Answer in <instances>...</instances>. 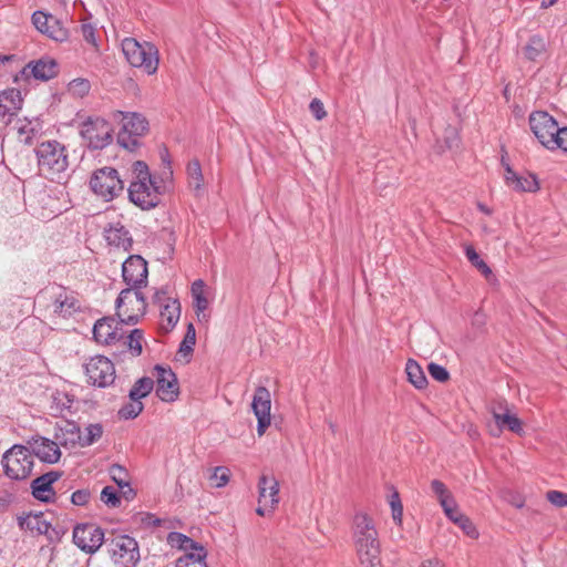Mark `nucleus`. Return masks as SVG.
I'll list each match as a JSON object with an SVG mask.
<instances>
[{
    "mask_svg": "<svg viewBox=\"0 0 567 567\" xmlns=\"http://www.w3.org/2000/svg\"><path fill=\"white\" fill-rule=\"evenodd\" d=\"M352 542L362 567H379L381 544L374 519L367 513H357L352 519Z\"/></svg>",
    "mask_w": 567,
    "mask_h": 567,
    "instance_id": "nucleus-1",
    "label": "nucleus"
},
{
    "mask_svg": "<svg viewBox=\"0 0 567 567\" xmlns=\"http://www.w3.org/2000/svg\"><path fill=\"white\" fill-rule=\"evenodd\" d=\"M38 167L48 179L61 182L68 176L69 154L64 144L52 140L42 142L35 148Z\"/></svg>",
    "mask_w": 567,
    "mask_h": 567,
    "instance_id": "nucleus-2",
    "label": "nucleus"
},
{
    "mask_svg": "<svg viewBox=\"0 0 567 567\" xmlns=\"http://www.w3.org/2000/svg\"><path fill=\"white\" fill-rule=\"evenodd\" d=\"M122 51L134 68H140L147 74L156 73L158 69V50L151 42H138L133 38H126L122 41Z\"/></svg>",
    "mask_w": 567,
    "mask_h": 567,
    "instance_id": "nucleus-3",
    "label": "nucleus"
},
{
    "mask_svg": "<svg viewBox=\"0 0 567 567\" xmlns=\"http://www.w3.org/2000/svg\"><path fill=\"white\" fill-rule=\"evenodd\" d=\"M121 116L122 127L117 134V143L127 151H134L140 146V137L148 131V122L140 113L118 111L115 115Z\"/></svg>",
    "mask_w": 567,
    "mask_h": 567,
    "instance_id": "nucleus-4",
    "label": "nucleus"
},
{
    "mask_svg": "<svg viewBox=\"0 0 567 567\" xmlns=\"http://www.w3.org/2000/svg\"><path fill=\"white\" fill-rule=\"evenodd\" d=\"M4 474L16 481L28 478L33 470V457L29 447L16 444L4 452L1 460Z\"/></svg>",
    "mask_w": 567,
    "mask_h": 567,
    "instance_id": "nucleus-5",
    "label": "nucleus"
},
{
    "mask_svg": "<svg viewBox=\"0 0 567 567\" xmlns=\"http://www.w3.org/2000/svg\"><path fill=\"white\" fill-rule=\"evenodd\" d=\"M142 288L123 289L116 299L117 316L125 324H136L146 312V300Z\"/></svg>",
    "mask_w": 567,
    "mask_h": 567,
    "instance_id": "nucleus-6",
    "label": "nucleus"
},
{
    "mask_svg": "<svg viewBox=\"0 0 567 567\" xmlns=\"http://www.w3.org/2000/svg\"><path fill=\"white\" fill-rule=\"evenodd\" d=\"M80 135L91 150H103L113 141V126L103 117L90 116L80 126Z\"/></svg>",
    "mask_w": 567,
    "mask_h": 567,
    "instance_id": "nucleus-7",
    "label": "nucleus"
},
{
    "mask_svg": "<svg viewBox=\"0 0 567 567\" xmlns=\"http://www.w3.org/2000/svg\"><path fill=\"white\" fill-rule=\"evenodd\" d=\"M111 559L118 567H135L140 560L138 544L128 535H115L105 540Z\"/></svg>",
    "mask_w": 567,
    "mask_h": 567,
    "instance_id": "nucleus-8",
    "label": "nucleus"
},
{
    "mask_svg": "<svg viewBox=\"0 0 567 567\" xmlns=\"http://www.w3.org/2000/svg\"><path fill=\"white\" fill-rule=\"evenodd\" d=\"M90 187L103 200L111 202L123 192L124 183L115 168L102 167L93 173Z\"/></svg>",
    "mask_w": 567,
    "mask_h": 567,
    "instance_id": "nucleus-9",
    "label": "nucleus"
},
{
    "mask_svg": "<svg viewBox=\"0 0 567 567\" xmlns=\"http://www.w3.org/2000/svg\"><path fill=\"white\" fill-rule=\"evenodd\" d=\"M130 200L143 210L156 207L161 202V185L155 178L132 181L128 186Z\"/></svg>",
    "mask_w": 567,
    "mask_h": 567,
    "instance_id": "nucleus-10",
    "label": "nucleus"
},
{
    "mask_svg": "<svg viewBox=\"0 0 567 567\" xmlns=\"http://www.w3.org/2000/svg\"><path fill=\"white\" fill-rule=\"evenodd\" d=\"M89 382L99 388H106L115 381V367L104 355H95L85 364Z\"/></svg>",
    "mask_w": 567,
    "mask_h": 567,
    "instance_id": "nucleus-11",
    "label": "nucleus"
},
{
    "mask_svg": "<svg viewBox=\"0 0 567 567\" xmlns=\"http://www.w3.org/2000/svg\"><path fill=\"white\" fill-rule=\"evenodd\" d=\"M528 122L535 137L548 150L559 127L557 121L546 111H534L529 114Z\"/></svg>",
    "mask_w": 567,
    "mask_h": 567,
    "instance_id": "nucleus-12",
    "label": "nucleus"
},
{
    "mask_svg": "<svg viewBox=\"0 0 567 567\" xmlns=\"http://www.w3.org/2000/svg\"><path fill=\"white\" fill-rule=\"evenodd\" d=\"M73 543L82 551L94 554L104 543V532L94 524H78L73 529Z\"/></svg>",
    "mask_w": 567,
    "mask_h": 567,
    "instance_id": "nucleus-13",
    "label": "nucleus"
},
{
    "mask_svg": "<svg viewBox=\"0 0 567 567\" xmlns=\"http://www.w3.org/2000/svg\"><path fill=\"white\" fill-rule=\"evenodd\" d=\"M147 276V262L138 255L130 256L122 265V277L128 287H146Z\"/></svg>",
    "mask_w": 567,
    "mask_h": 567,
    "instance_id": "nucleus-14",
    "label": "nucleus"
},
{
    "mask_svg": "<svg viewBox=\"0 0 567 567\" xmlns=\"http://www.w3.org/2000/svg\"><path fill=\"white\" fill-rule=\"evenodd\" d=\"M156 395L164 402H174L179 394V385L176 374L171 368L155 365Z\"/></svg>",
    "mask_w": 567,
    "mask_h": 567,
    "instance_id": "nucleus-15",
    "label": "nucleus"
},
{
    "mask_svg": "<svg viewBox=\"0 0 567 567\" xmlns=\"http://www.w3.org/2000/svg\"><path fill=\"white\" fill-rule=\"evenodd\" d=\"M122 319L117 321L111 317L99 319L93 327V336L96 342L102 344H115L124 339V330L122 328Z\"/></svg>",
    "mask_w": 567,
    "mask_h": 567,
    "instance_id": "nucleus-16",
    "label": "nucleus"
},
{
    "mask_svg": "<svg viewBox=\"0 0 567 567\" xmlns=\"http://www.w3.org/2000/svg\"><path fill=\"white\" fill-rule=\"evenodd\" d=\"M251 408L258 421L257 432L262 435L270 425L271 396L267 388L258 386L256 389Z\"/></svg>",
    "mask_w": 567,
    "mask_h": 567,
    "instance_id": "nucleus-17",
    "label": "nucleus"
},
{
    "mask_svg": "<svg viewBox=\"0 0 567 567\" xmlns=\"http://www.w3.org/2000/svg\"><path fill=\"white\" fill-rule=\"evenodd\" d=\"M32 457L37 456L41 462L48 464L56 463L61 457L59 445L44 436L34 435L28 440V446Z\"/></svg>",
    "mask_w": 567,
    "mask_h": 567,
    "instance_id": "nucleus-18",
    "label": "nucleus"
},
{
    "mask_svg": "<svg viewBox=\"0 0 567 567\" xmlns=\"http://www.w3.org/2000/svg\"><path fill=\"white\" fill-rule=\"evenodd\" d=\"M59 73V65L52 58L44 56L29 62L21 71L23 78L33 76L35 80L49 81Z\"/></svg>",
    "mask_w": 567,
    "mask_h": 567,
    "instance_id": "nucleus-19",
    "label": "nucleus"
},
{
    "mask_svg": "<svg viewBox=\"0 0 567 567\" xmlns=\"http://www.w3.org/2000/svg\"><path fill=\"white\" fill-rule=\"evenodd\" d=\"M53 312L65 318L70 317L81 308V303L73 292L62 287L52 288Z\"/></svg>",
    "mask_w": 567,
    "mask_h": 567,
    "instance_id": "nucleus-20",
    "label": "nucleus"
},
{
    "mask_svg": "<svg viewBox=\"0 0 567 567\" xmlns=\"http://www.w3.org/2000/svg\"><path fill=\"white\" fill-rule=\"evenodd\" d=\"M61 477V472L50 471L37 478L31 483L32 495L35 499L50 503L54 501L55 493L53 491V483Z\"/></svg>",
    "mask_w": 567,
    "mask_h": 567,
    "instance_id": "nucleus-21",
    "label": "nucleus"
},
{
    "mask_svg": "<svg viewBox=\"0 0 567 567\" xmlns=\"http://www.w3.org/2000/svg\"><path fill=\"white\" fill-rule=\"evenodd\" d=\"M258 503L274 511L279 503V482L275 476L262 474L258 482Z\"/></svg>",
    "mask_w": 567,
    "mask_h": 567,
    "instance_id": "nucleus-22",
    "label": "nucleus"
},
{
    "mask_svg": "<svg viewBox=\"0 0 567 567\" xmlns=\"http://www.w3.org/2000/svg\"><path fill=\"white\" fill-rule=\"evenodd\" d=\"M103 234L109 245L122 248L125 251L132 248L133 239L120 221L109 224Z\"/></svg>",
    "mask_w": 567,
    "mask_h": 567,
    "instance_id": "nucleus-23",
    "label": "nucleus"
},
{
    "mask_svg": "<svg viewBox=\"0 0 567 567\" xmlns=\"http://www.w3.org/2000/svg\"><path fill=\"white\" fill-rule=\"evenodd\" d=\"M505 179L515 190L535 192L538 189V182L535 176H518L509 166L506 167Z\"/></svg>",
    "mask_w": 567,
    "mask_h": 567,
    "instance_id": "nucleus-24",
    "label": "nucleus"
},
{
    "mask_svg": "<svg viewBox=\"0 0 567 567\" xmlns=\"http://www.w3.org/2000/svg\"><path fill=\"white\" fill-rule=\"evenodd\" d=\"M22 103L20 91L11 89L0 93V118L19 110Z\"/></svg>",
    "mask_w": 567,
    "mask_h": 567,
    "instance_id": "nucleus-25",
    "label": "nucleus"
},
{
    "mask_svg": "<svg viewBox=\"0 0 567 567\" xmlns=\"http://www.w3.org/2000/svg\"><path fill=\"white\" fill-rule=\"evenodd\" d=\"M181 317V305L178 300H169L161 310V327L166 332L171 331Z\"/></svg>",
    "mask_w": 567,
    "mask_h": 567,
    "instance_id": "nucleus-26",
    "label": "nucleus"
},
{
    "mask_svg": "<svg viewBox=\"0 0 567 567\" xmlns=\"http://www.w3.org/2000/svg\"><path fill=\"white\" fill-rule=\"evenodd\" d=\"M32 23L35 27V29L41 33L55 40L59 39L55 31V25L58 24V21L53 16L47 14L43 11H35L32 14Z\"/></svg>",
    "mask_w": 567,
    "mask_h": 567,
    "instance_id": "nucleus-27",
    "label": "nucleus"
},
{
    "mask_svg": "<svg viewBox=\"0 0 567 567\" xmlns=\"http://www.w3.org/2000/svg\"><path fill=\"white\" fill-rule=\"evenodd\" d=\"M19 141L25 145H31L41 131V125L35 121L19 120L17 122Z\"/></svg>",
    "mask_w": 567,
    "mask_h": 567,
    "instance_id": "nucleus-28",
    "label": "nucleus"
},
{
    "mask_svg": "<svg viewBox=\"0 0 567 567\" xmlns=\"http://www.w3.org/2000/svg\"><path fill=\"white\" fill-rule=\"evenodd\" d=\"M492 414L495 420V423L499 429H508L513 433L522 434L523 433V425L522 421L515 415L507 413H502L501 411H497L496 408L492 409Z\"/></svg>",
    "mask_w": 567,
    "mask_h": 567,
    "instance_id": "nucleus-29",
    "label": "nucleus"
},
{
    "mask_svg": "<svg viewBox=\"0 0 567 567\" xmlns=\"http://www.w3.org/2000/svg\"><path fill=\"white\" fill-rule=\"evenodd\" d=\"M18 524L21 529L37 532L38 534H47L50 524L43 518L42 515L29 514L18 518Z\"/></svg>",
    "mask_w": 567,
    "mask_h": 567,
    "instance_id": "nucleus-30",
    "label": "nucleus"
},
{
    "mask_svg": "<svg viewBox=\"0 0 567 567\" xmlns=\"http://www.w3.org/2000/svg\"><path fill=\"white\" fill-rule=\"evenodd\" d=\"M408 380L416 389H424L427 385V379L421 365L413 359H409L405 364Z\"/></svg>",
    "mask_w": 567,
    "mask_h": 567,
    "instance_id": "nucleus-31",
    "label": "nucleus"
},
{
    "mask_svg": "<svg viewBox=\"0 0 567 567\" xmlns=\"http://www.w3.org/2000/svg\"><path fill=\"white\" fill-rule=\"evenodd\" d=\"M546 49L545 40L539 35H533L524 47V55L529 61H538V59L545 54Z\"/></svg>",
    "mask_w": 567,
    "mask_h": 567,
    "instance_id": "nucleus-32",
    "label": "nucleus"
},
{
    "mask_svg": "<svg viewBox=\"0 0 567 567\" xmlns=\"http://www.w3.org/2000/svg\"><path fill=\"white\" fill-rule=\"evenodd\" d=\"M207 550L199 548V551H189L176 560V567H208L205 559Z\"/></svg>",
    "mask_w": 567,
    "mask_h": 567,
    "instance_id": "nucleus-33",
    "label": "nucleus"
},
{
    "mask_svg": "<svg viewBox=\"0 0 567 567\" xmlns=\"http://www.w3.org/2000/svg\"><path fill=\"white\" fill-rule=\"evenodd\" d=\"M154 388V381L152 378L143 377L138 379L128 392L130 400H142L146 398Z\"/></svg>",
    "mask_w": 567,
    "mask_h": 567,
    "instance_id": "nucleus-34",
    "label": "nucleus"
},
{
    "mask_svg": "<svg viewBox=\"0 0 567 567\" xmlns=\"http://www.w3.org/2000/svg\"><path fill=\"white\" fill-rule=\"evenodd\" d=\"M103 426L100 423H93L85 426L84 431L79 433L81 446H90L101 439Z\"/></svg>",
    "mask_w": 567,
    "mask_h": 567,
    "instance_id": "nucleus-35",
    "label": "nucleus"
},
{
    "mask_svg": "<svg viewBox=\"0 0 567 567\" xmlns=\"http://www.w3.org/2000/svg\"><path fill=\"white\" fill-rule=\"evenodd\" d=\"M123 340V343L127 346L132 355L138 357L142 353L144 333L141 329H133L126 338L124 337Z\"/></svg>",
    "mask_w": 567,
    "mask_h": 567,
    "instance_id": "nucleus-36",
    "label": "nucleus"
},
{
    "mask_svg": "<svg viewBox=\"0 0 567 567\" xmlns=\"http://www.w3.org/2000/svg\"><path fill=\"white\" fill-rule=\"evenodd\" d=\"M188 184L195 190H199L203 186L204 177L200 164L197 159L190 161L187 165Z\"/></svg>",
    "mask_w": 567,
    "mask_h": 567,
    "instance_id": "nucleus-37",
    "label": "nucleus"
},
{
    "mask_svg": "<svg viewBox=\"0 0 567 567\" xmlns=\"http://www.w3.org/2000/svg\"><path fill=\"white\" fill-rule=\"evenodd\" d=\"M91 90V83L87 79L78 78L68 84V92L74 97H84Z\"/></svg>",
    "mask_w": 567,
    "mask_h": 567,
    "instance_id": "nucleus-38",
    "label": "nucleus"
},
{
    "mask_svg": "<svg viewBox=\"0 0 567 567\" xmlns=\"http://www.w3.org/2000/svg\"><path fill=\"white\" fill-rule=\"evenodd\" d=\"M143 409L144 404L142 403V401L137 399L131 400L120 409L118 415L121 419L124 420H133L141 414Z\"/></svg>",
    "mask_w": 567,
    "mask_h": 567,
    "instance_id": "nucleus-39",
    "label": "nucleus"
},
{
    "mask_svg": "<svg viewBox=\"0 0 567 567\" xmlns=\"http://www.w3.org/2000/svg\"><path fill=\"white\" fill-rule=\"evenodd\" d=\"M195 343H196V330H195L193 323H189L187 327V331L184 337V340L179 344L178 353L183 357L190 355L194 350Z\"/></svg>",
    "mask_w": 567,
    "mask_h": 567,
    "instance_id": "nucleus-40",
    "label": "nucleus"
},
{
    "mask_svg": "<svg viewBox=\"0 0 567 567\" xmlns=\"http://www.w3.org/2000/svg\"><path fill=\"white\" fill-rule=\"evenodd\" d=\"M465 255L468 260L475 266L486 278L492 276V270L487 266V264L480 257L476 250L472 246H467L465 249Z\"/></svg>",
    "mask_w": 567,
    "mask_h": 567,
    "instance_id": "nucleus-41",
    "label": "nucleus"
},
{
    "mask_svg": "<svg viewBox=\"0 0 567 567\" xmlns=\"http://www.w3.org/2000/svg\"><path fill=\"white\" fill-rule=\"evenodd\" d=\"M230 471L225 466H216L209 476L212 485L217 488L226 486L230 480Z\"/></svg>",
    "mask_w": 567,
    "mask_h": 567,
    "instance_id": "nucleus-42",
    "label": "nucleus"
},
{
    "mask_svg": "<svg viewBox=\"0 0 567 567\" xmlns=\"http://www.w3.org/2000/svg\"><path fill=\"white\" fill-rule=\"evenodd\" d=\"M73 398L69 395L66 392L55 391L52 394V404L51 406H55L58 412H63L64 410H70L73 405Z\"/></svg>",
    "mask_w": 567,
    "mask_h": 567,
    "instance_id": "nucleus-43",
    "label": "nucleus"
},
{
    "mask_svg": "<svg viewBox=\"0 0 567 567\" xmlns=\"http://www.w3.org/2000/svg\"><path fill=\"white\" fill-rule=\"evenodd\" d=\"M172 542H177L179 547L185 551H199V548H205L203 545L194 542L192 538L181 533H172L169 535Z\"/></svg>",
    "mask_w": 567,
    "mask_h": 567,
    "instance_id": "nucleus-44",
    "label": "nucleus"
},
{
    "mask_svg": "<svg viewBox=\"0 0 567 567\" xmlns=\"http://www.w3.org/2000/svg\"><path fill=\"white\" fill-rule=\"evenodd\" d=\"M110 475L120 488L124 489V487H128V474L123 466L118 464L112 465L110 468Z\"/></svg>",
    "mask_w": 567,
    "mask_h": 567,
    "instance_id": "nucleus-45",
    "label": "nucleus"
},
{
    "mask_svg": "<svg viewBox=\"0 0 567 567\" xmlns=\"http://www.w3.org/2000/svg\"><path fill=\"white\" fill-rule=\"evenodd\" d=\"M548 150H561L567 153V126L558 127Z\"/></svg>",
    "mask_w": 567,
    "mask_h": 567,
    "instance_id": "nucleus-46",
    "label": "nucleus"
},
{
    "mask_svg": "<svg viewBox=\"0 0 567 567\" xmlns=\"http://www.w3.org/2000/svg\"><path fill=\"white\" fill-rule=\"evenodd\" d=\"M454 524L460 526V528H462V530L471 538L478 537V532H477L476 527L474 526V524L467 516H465L463 514H457V518H455Z\"/></svg>",
    "mask_w": 567,
    "mask_h": 567,
    "instance_id": "nucleus-47",
    "label": "nucleus"
},
{
    "mask_svg": "<svg viewBox=\"0 0 567 567\" xmlns=\"http://www.w3.org/2000/svg\"><path fill=\"white\" fill-rule=\"evenodd\" d=\"M134 181H150L152 177L148 165L143 161H136L132 165Z\"/></svg>",
    "mask_w": 567,
    "mask_h": 567,
    "instance_id": "nucleus-48",
    "label": "nucleus"
},
{
    "mask_svg": "<svg viewBox=\"0 0 567 567\" xmlns=\"http://www.w3.org/2000/svg\"><path fill=\"white\" fill-rule=\"evenodd\" d=\"M390 506L392 509V518L395 523L401 524L403 516V506L400 499V495L394 491L390 498Z\"/></svg>",
    "mask_w": 567,
    "mask_h": 567,
    "instance_id": "nucleus-49",
    "label": "nucleus"
},
{
    "mask_svg": "<svg viewBox=\"0 0 567 567\" xmlns=\"http://www.w3.org/2000/svg\"><path fill=\"white\" fill-rule=\"evenodd\" d=\"M101 501L109 507H117L121 499L112 486H105L101 492Z\"/></svg>",
    "mask_w": 567,
    "mask_h": 567,
    "instance_id": "nucleus-50",
    "label": "nucleus"
},
{
    "mask_svg": "<svg viewBox=\"0 0 567 567\" xmlns=\"http://www.w3.org/2000/svg\"><path fill=\"white\" fill-rule=\"evenodd\" d=\"M427 370L430 375L439 382H446L450 379L449 371L441 364L431 362L427 365Z\"/></svg>",
    "mask_w": 567,
    "mask_h": 567,
    "instance_id": "nucleus-51",
    "label": "nucleus"
},
{
    "mask_svg": "<svg viewBox=\"0 0 567 567\" xmlns=\"http://www.w3.org/2000/svg\"><path fill=\"white\" fill-rule=\"evenodd\" d=\"M546 498L556 507H567V493L560 491H548Z\"/></svg>",
    "mask_w": 567,
    "mask_h": 567,
    "instance_id": "nucleus-52",
    "label": "nucleus"
},
{
    "mask_svg": "<svg viewBox=\"0 0 567 567\" xmlns=\"http://www.w3.org/2000/svg\"><path fill=\"white\" fill-rule=\"evenodd\" d=\"M91 498V493L87 488L78 489L71 495V503L75 506H85Z\"/></svg>",
    "mask_w": 567,
    "mask_h": 567,
    "instance_id": "nucleus-53",
    "label": "nucleus"
},
{
    "mask_svg": "<svg viewBox=\"0 0 567 567\" xmlns=\"http://www.w3.org/2000/svg\"><path fill=\"white\" fill-rule=\"evenodd\" d=\"M309 110L313 117L318 121L323 120L327 116L323 103L319 99H313L309 104Z\"/></svg>",
    "mask_w": 567,
    "mask_h": 567,
    "instance_id": "nucleus-54",
    "label": "nucleus"
},
{
    "mask_svg": "<svg viewBox=\"0 0 567 567\" xmlns=\"http://www.w3.org/2000/svg\"><path fill=\"white\" fill-rule=\"evenodd\" d=\"M431 488L433 494L436 496L437 501L446 497L451 492L447 489L446 485L440 480H433L431 482Z\"/></svg>",
    "mask_w": 567,
    "mask_h": 567,
    "instance_id": "nucleus-55",
    "label": "nucleus"
},
{
    "mask_svg": "<svg viewBox=\"0 0 567 567\" xmlns=\"http://www.w3.org/2000/svg\"><path fill=\"white\" fill-rule=\"evenodd\" d=\"M194 307L197 315H199L200 312L205 311L208 308V300L205 297V295L194 298Z\"/></svg>",
    "mask_w": 567,
    "mask_h": 567,
    "instance_id": "nucleus-56",
    "label": "nucleus"
},
{
    "mask_svg": "<svg viewBox=\"0 0 567 567\" xmlns=\"http://www.w3.org/2000/svg\"><path fill=\"white\" fill-rule=\"evenodd\" d=\"M439 502H440L444 513H449L450 508H453L456 506V502L451 493L447 494L446 497H443L442 499H440Z\"/></svg>",
    "mask_w": 567,
    "mask_h": 567,
    "instance_id": "nucleus-57",
    "label": "nucleus"
},
{
    "mask_svg": "<svg viewBox=\"0 0 567 567\" xmlns=\"http://www.w3.org/2000/svg\"><path fill=\"white\" fill-rule=\"evenodd\" d=\"M82 31H83L84 39L89 43L95 44V31H94V28L92 25L84 24L82 27Z\"/></svg>",
    "mask_w": 567,
    "mask_h": 567,
    "instance_id": "nucleus-58",
    "label": "nucleus"
},
{
    "mask_svg": "<svg viewBox=\"0 0 567 567\" xmlns=\"http://www.w3.org/2000/svg\"><path fill=\"white\" fill-rule=\"evenodd\" d=\"M205 282L202 279H197L192 285V296L193 298L198 296H204Z\"/></svg>",
    "mask_w": 567,
    "mask_h": 567,
    "instance_id": "nucleus-59",
    "label": "nucleus"
},
{
    "mask_svg": "<svg viewBox=\"0 0 567 567\" xmlns=\"http://www.w3.org/2000/svg\"><path fill=\"white\" fill-rule=\"evenodd\" d=\"M420 567H444V564H442L439 559L433 558V559L424 560L420 565Z\"/></svg>",
    "mask_w": 567,
    "mask_h": 567,
    "instance_id": "nucleus-60",
    "label": "nucleus"
},
{
    "mask_svg": "<svg viewBox=\"0 0 567 567\" xmlns=\"http://www.w3.org/2000/svg\"><path fill=\"white\" fill-rule=\"evenodd\" d=\"M166 292L164 290H156L153 296V301L155 303L162 305Z\"/></svg>",
    "mask_w": 567,
    "mask_h": 567,
    "instance_id": "nucleus-61",
    "label": "nucleus"
},
{
    "mask_svg": "<svg viewBox=\"0 0 567 567\" xmlns=\"http://www.w3.org/2000/svg\"><path fill=\"white\" fill-rule=\"evenodd\" d=\"M272 511L269 509V506H265V504H259V506L256 508V513L259 516H266L267 514L271 513Z\"/></svg>",
    "mask_w": 567,
    "mask_h": 567,
    "instance_id": "nucleus-62",
    "label": "nucleus"
},
{
    "mask_svg": "<svg viewBox=\"0 0 567 567\" xmlns=\"http://www.w3.org/2000/svg\"><path fill=\"white\" fill-rule=\"evenodd\" d=\"M457 514H461L457 509V505L453 508H450V512L449 513H445V515L453 522L455 523V518H457Z\"/></svg>",
    "mask_w": 567,
    "mask_h": 567,
    "instance_id": "nucleus-63",
    "label": "nucleus"
},
{
    "mask_svg": "<svg viewBox=\"0 0 567 567\" xmlns=\"http://www.w3.org/2000/svg\"><path fill=\"white\" fill-rule=\"evenodd\" d=\"M126 489H124L122 493H123V496L126 498V499H131L134 497L135 495V492L134 489L128 485V487H125Z\"/></svg>",
    "mask_w": 567,
    "mask_h": 567,
    "instance_id": "nucleus-64",
    "label": "nucleus"
}]
</instances>
